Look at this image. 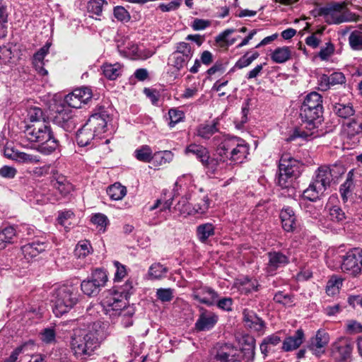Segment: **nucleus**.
I'll return each instance as SVG.
<instances>
[{"instance_id": "obj_1", "label": "nucleus", "mask_w": 362, "mask_h": 362, "mask_svg": "<svg viewBox=\"0 0 362 362\" xmlns=\"http://www.w3.org/2000/svg\"><path fill=\"white\" fill-rule=\"evenodd\" d=\"M322 97L317 92L308 94L300 110L303 124L291 130L286 139L287 141L297 139L308 140L313 134V130L317 128L322 115Z\"/></svg>"}, {"instance_id": "obj_2", "label": "nucleus", "mask_w": 362, "mask_h": 362, "mask_svg": "<svg viewBox=\"0 0 362 362\" xmlns=\"http://www.w3.org/2000/svg\"><path fill=\"white\" fill-rule=\"evenodd\" d=\"M105 338L104 327H102L100 322H95L85 333L74 334L71 337V348L78 359L86 360L93 354Z\"/></svg>"}, {"instance_id": "obj_3", "label": "nucleus", "mask_w": 362, "mask_h": 362, "mask_svg": "<svg viewBox=\"0 0 362 362\" xmlns=\"http://www.w3.org/2000/svg\"><path fill=\"white\" fill-rule=\"evenodd\" d=\"M24 134L28 141L38 144L37 150L43 154H51L59 146V139L46 122L28 125Z\"/></svg>"}, {"instance_id": "obj_4", "label": "nucleus", "mask_w": 362, "mask_h": 362, "mask_svg": "<svg viewBox=\"0 0 362 362\" xmlns=\"http://www.w3.org/2000/svg\"><path fill=\"white\" fill-rule=\"evenodd\" d=\"M132 282L127 281L122 288L121 291H111L107 293L102 300V305L110 317H115L122 315L125 316H132L134 310L132 308H127V298L132 293Z\"/></svg>"}, {"instance_id": "obj_5", "label": "nucleus", "mask_w": 362, "mask_h": 362, "mask_svg": "<svg viewBox=\"0 0 362 362\" xmlns=\"http://www.w3.org/2000/svg\"><path fill=\"white\" fill-rule=\"evenodd\" d=\"M249 151V144L244 139L237 136L225 138L217 148L218 155L233 165L244 163Z\"/></svg>"}, {"instance_id": "obj_6", "label": "nucleus", "mask_w": 362, "mask_h": 362, "mask_svg": "<svg viewBox=\"0 0 362 362\" xmlns=\"http://www.w3.org/2000/svg\"><path fill=\"white\" fill-rule=\"evenodd\" d=\"M79 293L77 287L63 285L56 289L53 299V312L57 317L62 316L71 310L78 302Z\"/></svg>"}, {"instance_id": "obj_7", "label": "nucleus", "mask_w": 362, "mask_h": 362, "mask_svg": "<svg viewBox=\"0 0 362 362\" xmlns=\"http://www.w3.org/2000/svg\"><path fill=\"white\" fill-rule=\"evenodd\" d=\"M319 15L323 16L328 24H339L354 20L352 14L341 4H335L329 6L320 8Z\"/></svg>"}, {"instance_id": "obj_8", "label": "nucleus", "mask_w": 362, "mask_h": 362, "mask_svg": "<svg viewBox=\"0 0 362 362\" xmlns=\"http://www.w3.org/2000/svg\"><path fill=\"white\" fill-rule=\"evenodd\" d=\"M106 272L102 269H95L90 276L81 284L83 293L88 296H95L107 281Z\"/></svg>"}, {"instance_id": "obj_9", "label": "nucleus", "mask_w": 362, "mask_h": 362, "mask_svg": "<svg viewBox=\"0 0 362 362\" xmlns=\"http://www.w3.org/2000/svg\"><path fill=\"white\" fill-rule=\"evenodd\" d=\"M341 270L349 275L356 277L362 272V249L354 247L341 257Z\"/></svg>"}, {"instance_id": "obj_10", "label": "nucleus", "mask_w": 362, "mask_h": 362, "mask_svg": "<svg viewBox=\"0 0 362 362\" xmlns=\"http://www.w3.org/2000/svg\"><path fill=\"white\" fill-rule=\"evenodd\" d=\"M186 155H193L209 172L214 173L217 170L218 162L210 156L208 148L195 143L187 145L185 149Z\"/></svg>"}, {"instance_id": "obj_11", "label": "nucleus", "mask_w": 362, "mask_h": 362, "mask_svg": "<svg viewBox=\"0 0 362 362\" xmlns=\"http://www.w3.org/2000/svg\"><path fill=\"white\" fill-rule=\"evenodd\" d=\"M329 340V333L325 329H319L315 335L310 339L307 347L314 355L320 356L325 353Z\"/></svg>"}, {"instance_id": "obj_12", "label": "nucleus", "mask_w": 362, "mask_h": 362, "mask_svg": "<svg viewBox=\"0 0 362 362\" xmlns=\"http://www.w3.org/2000/svg\"><path fill=\"white\" fill-rule=\"evenodd\" d=\"M92 98L91 90L86 87L76 88L65 96L64 101L69 107L81 108Z\"/></svg>"}, {"instance_id": "obj_13", "label": "nucleus", "mask_w": 362, "mask_h": 362, "mask_svg": "<svg viewBox=\"0 0 362 362\" xmlns=\"http://www.w3.org/2000/svg\"><path fill=\"white\" fill-rule=\"evenodd\" d=\"M54 122L66 132H72L76 127L78 118L70 107H63L54 117Z\"/></svg>"}, {"instance_id": "obj_14", "label": "nucleus", "mask_w": 362, "mask_h": 362, "mask_svg": "<svg viewBox=\"0 0 362 362\" xmlns=\"http://www.w3.org/2000/svg\"><path fill=\"white\" fill-rule=\"evenodd\" d=\"M268 262L266 264V272L273 276L276 271L286 267L289 263V257L281 251L273 250L267 253Z\"/></svg>"}, {"instance_id": "obj_15", "label": "nucleus", "mask_w": 362, "mask_h": 362, "mask_svg": "<svg viewBox=\"0 0 362 362\" xmlns=\"http://www.w3.org/2000/svg\"><path fill=\"white\" fill-rule=\"evenodd\" d=\"M218 320V316L214 312L202 308L194 324L197 332H205L213 329Z\"/></svg>"}, {"instance_id": "obj_16", "label": "nucleus", "mask_w": 362, "mask_h": 362, "mask_svg": "<svg viewBox=\"0 0 362 362\" xmlns=\"http://www.w3.org/2000/svg\"><path fill=\"white\" fill-rule=\"evenodd\" d=\"M354 343L347 337H340L332 344L333 354L340 361L348 360L351 355Z\"/></svg>"}, {"instance_id": "obj_17", "label": "nucleus", "mask_w": 362, "mask_h": 362, "mask_svg": "<svg viewBox=\"0 0 362 362\" xmlns=\"http://www.w3.org/2000/svg\"><path fill=\"white\" fill-rule=\"evenodd\" d=\"M108 117L105 111L95 113L89 117L85 125L100 138L101 134L106 131Z\"/></svg>"}, {"instance_id": "obj_18", "label": "nucleus", "mask_w": 362, "mask_h": 362, "mask_svg": "<svg viewBox=\"0 0 362 362\" xmlns=\"http://www.w3.org/2000/svg\"><path fill=\"white\" fill-rule=\"evenodd\" d=\"M192 296L202 303L211 305L218 298V294L210 287L197 285L193 288Z\"/></svg>"}, {"instance_id": "obj_19", "label": "nucleus", "mask_w": 362, "mask_h": 362, "mask_svg": "<svg viewBox=\"0 0 362 362\" xmlns=\"http://www.w3.org/2000/svg\"><path fill=\"white\" fill-rule=\"evenodd\" d=\"M300 167L301 164L298 160L294 159L288 153H284L279 160V172L298 177L300 174Z\"/></svg>"}, {"instance_id": "obj_20", "label": "nucleus", "mask_w": 362, "mask_h": 362, "mask_svg": "<svg viewBox=\"0 0 362 362\" xmlns=\"http://www.w3.org/2000/svg\"><path fill=\"white\" fill-rule=\"evenodd\" d=\"M281 227L287 233L293 232L298 226L296 214L291 206H284L280 211Z\"/></svg>"}, {"instance_id": "obj_21", "label": "nucleus", "mask_w": 362, "mask_h": 362, "mask_svg": "<svg viewBox=\"0 0 362 362\" xmlns=\"http://www.w3.org/2000/svg\"><path fill=\"white\" fill-rule=\"evenodd\" d=\"M47 246L45 241L36 240L23 245L21 251L24 257L30 260L45 251Z\"/></svg>"}, {"instance_id": "obj_22", "label": "nucleus", "mask_w": 362, "mask_h": 362, "mask_svg": "<svg viewBox=\"0 0 362 362\" xmlns=\"http://www.w3.org/2000/svg\"><path fill=\"white\" fill-rule=\"evenodd\" d=\"M100 139L95 133L90 130L86 125H83L77 132L76 141L80 146L96 145L95 141Z\"/></svg>"}, {"instance_id": "obj_23", "label": "nucleus", "mask_w": 362, "mask_h": 362, "mask_svg": "<svg viewBox=\"0 0 362 362\" xmlns=\"http://www.w3.org/2000/svg\"><path fill=\"white\" fill-rule=\"evenodd\" d=\"M305 334L303 330L298 329L293 336L288 337L284 340L282 349L285 351L297 349L303 344Z\"/></svg>"}, {"instance_id": "obj_24", "label": "nucleus", "mask_w": 362, "mask_h": 362, "mask_svg": "<svg viewBox=\"0 0 362 362\" xmlns=\"http://www.w3.org/2000/svg\"><path fill=\"white\" fill-rule=\"evenodd\" d=\"M243 315L247 326L257 332L263 330L265 326L264 322L254 311L245 308L243 311Z\"/></svg>"}, {"instance_id": "obj_25", "label": "nucleus", "mask_w": 362, "mask_h": 362, "mask_svg": "<svg viewBox=\"0 0 362 362\" xmlns=\"http://www.w3.org/2000/svg\"><path fill=\"white\" fill-rule=\"evenodd\" d=\"M326 189H327L320 184L312 180L308 188L303 191V195L305 199L315 202L324 194Z\"/></svg>"}, {"instance_id": "obj_26", "label": "nucleus", "mask_w": 362, "mask_h": 362, "mask_svg": "<svg viewBox=\"0 0 362 362\" xmlns=\"http://www.w3.org/2000/svg\"><path fill=\"white\" fill-rule=\"evenodd\" d=\"M52 185L62 197H66L74 189L72 184L63 175H57L52 180Z\"/></svg>"}, {"instance_id": "obj_27", "label": "nucleus", "mask_w": 362, "mask_h": 362, "mask_svg": "<svg viewBox=\"0 0 362 362\" xmlns=\"http://www.w3.org/2000/svg\"><path fill=\"white\" fill-rule=\"evenodd\" d=\"M235 349L229 344L221 346L217 351L214 359L216 362H230L235 360Z\"/></svg>"}, {"instance_id": "obj_28", "label": "nucleus", "mask_w": 362, "mask_h": 362, "mask_svg": "<svg viewBox=\"0 0 362 362\" xmlns=\"http://www.w3.org/2000/svg\"><path fill=\"white\" fill-rule=\"evenodd\" d=\"M332 180L331 169L329 166L323 165L317 168L313 180L320 184L326 189L329 187Z\"/></svg>"}, {"instance_id": "obj_29", "label": "nucleus", "mask_w": 362, "mask_h": 362, "mask_svg": "<svg viewBox=\"0 0 362 362\" xmlns=\"http://www.w3.org/2000/svg\"><path fill=\"white\" fill-rule=\"evenodd\" d=\"M215 234V227L211 223H205L197 227L196 235L202 243H206L210 237Z\"/></svg>"}, {"instance_id": "obj_30", "label": "nucleus", "mask_w": 362, "mask_h": 362, "mask_svg": "<svg viewBox=\"0 0 362 362\" xmlns=\"http://www.w3.org/2000/svg\"><path fill=\"white\" fill-rule=\"evenodd\" d=\"M218 122L213 120L211 124H201L197 127V135L204 139H209L218 131L217 127Z\"/></svg>"}, {"instance_id": "obj_31", "label": "nucleus", "mask_w": 362, "mask_h": 362, "mask_svg": "<svg viewBox=\"0 0 362 362\" xmlns=\"http://www.w3.org/2000/svg\"><path fill=\"white\" fill-rule=\"evenodd\" d=\"M291 50L289 47H281L275 49L271 54L272 60L277 64H283L291 59Z\"/></svg>"}, {"instance_id": "obj_32", "label": "nucleus", "mask_w": 362, "mask_h": 362, "mask_svg": "<svg viewBox=\"0 0 362 362\" xmlns=\"http://www.w3.org/2000/svg\"><path fill=\"white\" fill-rule=\"evenodd\" d=\"M236 286L242 293L247 294L258 291L259 284L255 279L245 277L238 280Z\"/></svg>"}, {"instance_id": "obj_33", "label": "nucleus", "mask_w": 362, "mask_h": 362, "mask_svg": "<svg viewBox=\"0 0 362 362\" xmlns=\"http://www.w3.org/2000/svg\"><path fill=\"white\" fill-rule=\"evenodd\" d=\"M169 269L159 262L152 264L148 271V279L159 280L165 278Z\"/></svg>"}, {"instance_id": "obj_34", "label": "nucleus", "mask_w": 362, "mask_h": 362, "mask_svg": "<svg viewBox=\"0 0 362 362\" xmlns=\"http://www.w3.org/2000/svg\"><path fill=\"white\" fill-rule=\"evenodd\" d=\"M16 235V229L13 226H7L0 229V250L6 247L8 244L13 243Z\"/></svg>"}, {"instance_id": "obj_35", "label": "nucleus", "mask_w": 362, "mask_h": 362, "mask_svg": "<svg viewBox=\"0 0 362 362\" xmlns=\"http://www.w3.org/2000/svg\"><path fill=\"white\" fill-rule=\"evenodd\" d=\"M343 132L349 139L357 135H362V122L355 119L343 124Z\"/></svg>"}, {"instance_id": "obj_36", "label": "nucleus", "mask_w": 362, "mask_h": 362, "mask_svg": "<svg viewBox=\"0 0 362 362\" xmlns=\"http://www.w3.org/2000/svg\"><path fill=\"white\" fill-rule=\"evenodd\" d=\"M119 53L127 57H132L138 55V47L133 42L126 39L122 43L117 45Z\"/></svg>"}, {"instance_id": "obj_37", "label": "nucleus", "mask_w": 362, "mask_h": 362, "mask_svg": "<svg viewBox=\"0 0 362 362\" xmlns=\"http://www.w3.org/2000/svg\"><path fill=\"white\" fill-rule=\"evenodd\" d=\"M103 75L110 80H115L122 75V66L119 63L105 64L102 66Z\"/></svg>"}, {"instance_id": "obj_38", "label": "nucleus", "mask_w": 362, "mask_h": 362, "mask_svg": "<svg viewBox=\"0 0 362 362\" xmlns=\"http://www.w3.org/2000/svg\"><path fill=\"white\" fill-rule=\"evenodd\" d=\"M354 188V183L352 178V174L349 172L346 181L341 185L339 188V192L344 203L346 202L348 199L351 196Z\"/></svg>"}, {"instance_id": "obj_39", "label": "nucleus", "mask_w": 362, "mask_h": 362, "mask_svg": "<svg viewBox=\"0 0 362 362\" xmlns=\"http://www.w3.org/2000/svg\"><path fill=\"white\" fill-rule=\"evenodd\" d=\"M333 110L338 117L344 119L354 115L355 113V110L351 103H336L334 105Z\"/></svg>"}, {"instance_id": "obj_40", "label": "nucleus", "mask_w": 362, "mask_h": 362, "mask_svg": "<svg viewBox=\"0 0 362 362\" xmlns=\"http://www.w3.org/2000/svg\"><path fill=\"white\" fill-rule=\"evenodd\" d=\"M209 205L210 199L206 195L197 199L196 202L192 204V210H193L194 216L206 214L209 208Z\"/></svg>"}, {"instance_id": "obj_41", "label": "nucleus", "mask_w": 362, "mask_h": 362, "mask_svg": "<svg viewBox=\"0 0 362 362\" xmlns=\"http://www.w3.org/2000/svg\"><path fill=\"white\" fill-rule=\"evenodd\" d=\"M107 193L111 199L117 201L126 195L127 189L119 183H115L107 188Z\"/></svg>"}, {"instance_id": "obj_42", "label": "nucleus", "mask_w": 362, "mask_h": 362, "mask_svg": "<svg viewBox=\"0 0 362 362\" xmlns=\"http://www.w3.org/2000/svg\"><path fill=\"white\" fill-rule=\"evenodd\" d=\"M136 158L144 163H149L153 159V152L148 145H143L134 151Z\"/></svg>"}, {"instance_id": "obj_43", "label": "nucleus", "mask_w": 362, "mask_h": 362, "mask_svg": "<svg viewBox=\"0 0 362 362\" xmlns=\"http://www.w3.org/2000/svg\"><path fill=\"white\" fill-rule=\"evenodd\" d=\"M107 6L108 3L105 0H90L88 3L87 8L88 13L97 16H100L103 10Z\"/></svg>"}, {"instance_id": "obj_44", "label": "nucleus", "mask_w": 362, "mask_h": 362, "mask_svg": "<svg viewBox=\"0 0 362 362\" xmlns=\"http://www.w3.org/2000/svg\"><path fill=\"white\" fill-rule=\"evenodd\" d=\"M92 247L89 241L82 240L78 242L74 250V255L78 259H83L92 252Z\"/></svg>"}, {"instance_id": "obj_45", "label": "nucleus", "mask_w": 362, "mask_h": 362, "mask_svg": "<svg viewBox=\"0 0 362 362\" xmlns=\"http://www.w3.org/2000/svg\"><path fill=\"white\" fill-rule=\"evenodd\" d=\"M176 55L185 57L186 59H192L194 50L190 44L185 42H180L177 43L175 50L173 52Z\"/></svg>"}, {"instance_id": "obj_46", "label": "nucleus", "mask_w": 362, "mask_h": 362, "mask_svg": "<svg viewBox=\"0 0 362 362\" xmlns=\"http://www.w3.org/2000/svg\"><path fill=\"white\" fill-rule=\"evenodd\" d=\"M27 119L33 124L45 122V117L41 108L31 107L28 110Z\"/></svg>"}, {"instance_id": "obj_47", "label": "nucleus", "mask_w": 362, "mask_h": 362, "mask_svg": "<svg viewBox=\"0 0 362 362\" xmlns=\"http://www.w3.org/2000/svg\"><path fill=\"white\" fill-rule=\"evenodd\" d=\"M350 47L355 51L362 50V32L358 30L352 31L349 36Z\"/></svg>"}, {"instance_id": "obj_48", "label": "nucleus", "mask_w": 362, "mask_h": 362, "mask_svg": "<svg viewBox=\"0 0 362 362\" xmlns=\"http://www.w3.org/2000/svg\"><path fill=\"white\" fill-rule=\"evenodd\" d=\"M168 60V64L177 71H180L185 68L190 61V59H186L185 57L176 55L174 52L170 54Z\"/></svg>"}, {"instance_id": "obj_49", "label": "nucleus", "mask_w": 362, "mask_h": 362, "mask_svg": "<svg viewBox=\"0 0 362 362\" xmlns=\"http://www.w3.org/2000/svg\"><path fill=\"white\" fill-rule=\"evenodd\" d=\"M13 158L23 163H37L40 162L39 156L20 151L13 153Z\"/></svg>"}, {"instance_id": "obj_50", "label": "nucleus", "mask_w": 362, "mask_h": 362, "mask_svg": "<svg viewBox=\"0 0 362 362\" xmlns=\"http://www.w3.org/2000/svg\"><path fill=\"white\" fill-rule=\"evenodd\" d=\"M247 54L248 53L243 55L236 62L235 64L234 65L231 71H233L235 69H241L248 66L254 60H255L259 57V53L257 52L253 53L250 57H247Z\"/></svg>"}, {"instance_id": "obj_51", "label": "nucleus", "mask_w": 362, "mask_h": 362, "mask_svg": "<svg viewBox=\"0 0 362 362\" xmlns=\"http://www.w3.org/2000/svg\"><path fill=\"white\" fill-rule=\"evenodd\" d=\"M243 357L247 362H252L255 355V341L251 339L250 341L242 349Z\"/></svg>"}, {"instance_id": "obj_52", "label": "nucleus", "mask_w": 362, "mask_h": 362, "mask_svg": "<svg viewBox=\"0 0 362 362\" xmlns=\"http://www.w3.org/2000/svg\"><path fill=\"white\" fill-rule=\"evenodd\" d=\"M192 204L187 202L186 199H182L176 204L175 209L180 212V214L186 216H194L193 210H192Z\"/></svg>"}, {"instance_id": "obj_53", "label": "nucleus", "mask_w": 362, "mask_h": 362, "mask_svg": "<svg viewBox=\"0 0 362 362\" xmlns=\"http://www.w3.org/2000/svg\"><path fill=\"white\" fill-rule=\"evenodd\" d=\"M341 286L342 279L336 276H333L327 284L326 292L328 295L334 294L339 291Z\"/></svg>"}, {"instance_id": "obj_54", "label": "nucleus", "mask_w": 362, "mask_h": 362, "mask_svg": "<svg viewBox=\"0 0 362 362\" xmlns=\"http://www.w3.org/2000/svg\"><path fill=\"white\" fill-rule=\"evenodd\" d=\"M274 300L285 306H291L293 305V296L286 293L284 291H278L274 296Z\"/></svg>"}, {"instance_id": "obj_55", "label": "nucleus", "mask_w": 362, "mask_h": 362, "mask_svg": "<svg viewBox=\"0 0 362 362\" xmlns=\"http://www.w3.org/2000/svg\"><path fill=\"white\" fill-rule=\"evenodd\" d=\"M297 177L295 175L279 172L277 183L281 188H288L292 185L293 180Z\"/></svg>"}, {"instance_id": "obj_56", "label": "nucleus", "mask_w": 362, "mask_h": 362, "mask_svg": "<svg viewBox=\"0 0 362 362\" xmlns=\"http://www.w3.org/2000/svg\"><path fill=\"white\" fill-rule=\"evenodd\" d=\"M323 30V28L317 30L315 33H313L312 35L308 36L305 38L306 45L313 49L318 47L321 42L320 36L322 35Z\"/></svg>"}, {"instance_id": "obj_57", "label": "nucleus", "mask_w": 362, "mask_h": 362, "mask_svg": "<svg viewBox=\"0 0 362 362\" xmlns=\"http://www.w3.org/2000/svg\"><path fill=\"white\" fill-rule=\"evenodd\" d=\"M334 45L331 42H328L325 44V46L321 47L318 57L322 61H327L334 52Z\"/></svg>"}, {"instance_id": "obj_58", "label": "nucleus", "mask_w": 362, "mask_h": 362, "mask_svg": "<svg viewBox=\"0 0 362 362\" xmlns=\"http://www.w3.org/2000/svg\"><path fill=\"white\" fill-rule=\"evenodd\" d=\"M329 218L334 222H342L346 219L345 213L338 206H333L329 209Z\"/></svg>"}, {"instance_id": "obj_59", "label": "nucleus", "mask_w": 362, "mask_h": 362, "mask_svg": "<svg viewBox=\"0 0 362 362\" xmlns=\"http://www.w3.org/2000/svg\"><path fill=\"white\" fill-rule=\"evenodd\" d=\"M345 331L347 334H355L362 332V325L354 320H347L345 323Z\"/></svg>"}, {"instance_id": "obj_60", "label": "nucleus", "mask_w": 362, "mask_h": 362, "mask_svg": "<svg viewBox=\"0 0 362 362\" xmlns=\"http://www.w3.org/2000/svg\"><path fill=\"white\" fill-rule=\"evenodd\" d=\"M170 117L169 126L173 127L176 124L183 120L185 114L182 111L176 109H170L168 112Z\"/></svg>"}, {"instance_id": "obj_61", "label": "nucleus", "mask_w": 362, "mask_h": 362, "mask_svg": "<svg viewBox=\"0 0 362 362\" xmlns=\"http://www.w3.org/2000/svg\"><path fill=\"white\" fill-rule=\"evenodd\" d=\"M173 292L174 290L170 288H158L156 291V297L161 302H170L173 298Z\"/></svg>"}, {"instance_id": "obj_62", "label": "nucleus", "mask_w": 362, "mask_h": 362, "mask_svg": "<svg viewBox=\"0 0 362 362\" xmlns=\"http://www.w3.org/2000/svg\"><path fill=\"white\" fill-rule=\"evenodd\" d=\"M113 14L115 18L119 21L128 22L130 20L129 13L123 6H115L113 10Z\"/></svg>"}, {"instance_id": "obj_63", "label": "nucleus", "mask_w": 362, "mask_h": 362, "mask_svg": "<svg viewBox=\"0 0 362 362\" xmlns=\"http://www.w3.org/2000/svg\"><path fill=\"white\" fill-rule=\"evenodd\" d=\"M41 339L46 344H52L55 342L56 332L54 329L51 327L44 329L41 332Z\"/></svg>"}, {"instance_id": "obj_64", "label": "nucleus", "mask_w": 362, "mask_h": 362, "mask_svg": "<svg viewBox=\"0 0 362 362\" xmlns=\"http://www.w3.org/2000/svg\"><path fill=\"white\" fill-rule=\"evenodd\" d=\"M113 264L116 269L114 280L119 281L127 275L126 267L118 261H115Z\"/></svg>"}]
</instances>
